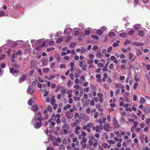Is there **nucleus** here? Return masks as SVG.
I'll use <instances>...</instances> for the list:
<instances>
[{
	"instance_id": "obj_1",
	"label": "nucleus",
	"mask_w": 150,
	"mask_h": 150,
	"mask_svg": "<svg viewBox=\"0 0 150 150\" xmlns=\"http://www.w3.org/2000/svg\"><path fill=\"white\" fill-rule=\"evenodd\" d=\"M37 121L35 118H33L32 121V124L34 125V127L36 129H38L40 128L42 125V123L40 122H37L35 124V122Z\"/></svg>"
},
{
	"instance_id": "obj_2",
	"label": "nucleus",
	"mask_w": 150,
	"mask_h": 150,
	"mask_svg": "<svg viewBox=\"0 0 150 150\" xmlns=\"http://www.w3.org/2000/svg\"><path fill=\"white\" fill-rule=\"evenodd\" d=\"M36 118V120L37 121H39L40 122H41L42 121V118L41 116V114L40 112H38L37 114H36V113L35 114V118Z\"/></svg>"
},
{
	"instance_id": "obj_3",
	"label": "nucleus",
	"mask_w": 150,
	"mask_h": 150,
	"mask_svg": "<svg viewBox=\"0 0 150 150\" xmlns=\"http://www.w3.org/2000/svg\"><path fill=\"white\" fill-rule=\"evenodd\" d=\"M113 124L115 127H116L119 128L120 127V125L118 123L115 117H114L113 119Z\"/></svg>"
},
{
	"instance_id": "obj_4",
	"label": "nucleus",
	"mask_w": 150,
	"mask_h": 150,
	"mask_svg": "<svg viewBox=\"0 0 150 150\" xmlns=\"http://www.w3.org/2000/svg\"><path fill=\"white\" fill-rule=\"evenodd\" d=\"M104 128L105 131H108L110 130L111 127L108 123H106L104 125Z\"/></svg>"
},
{
	"instance_id": "obj_5",
	"label": "nucleus",
	"mask_w": 150,
	"mask_h": 150,
	"mask_svg": "<svg viewBox=\"0 0 150 150\" xmlns=\"http://www.w3.org/2000/svg\"><path fill=\"white\" fill-rule=\"evenodd\" d=\"M27 78V76L26 75H23L21 78H20L18 80V82L19 83H21L23 81H24Z\"/></svg>"
},
{
	"instance_id": "obj_6",
	"label": "nucleus",
	"mask_w": 150,
	"mask_h": 150,
	"mask_svg": "<svg viewBox=\"0 0 150 150\" xmlns=\"http://www.w3.org/2000/svg\"><path fill=\"white\" fill-rule=\"evenodd\" d=\"M72 29L70 28H68L65 29L64 31V33L66 35H69L72 31Z\"/></svg>"
},
{
	"instance_id": "obj_7",
	"label": "nucleus",
	"mask_w": 150,
	"mask_h": 150,
	"mask_svg": "<svg viewBox=\"0 0 150 150\" xmlns=\"http://www.w3.org/2000/svg\"><path fill=\"white\" fill-rule=\"evenodd\" d=\"M136 56L132 53H130L129 54V59L132 61H134L135 59Z\"/></svg>"
},
{
	"instance_id": "obj_8",
	"label": "nucleus",
	"mask_w": 150,
	"mask_h": 150,
	"mask_svg": "<svg viewBox=\"0 0 150 150\" xmlns=\"http://www.w3.org/2000/svg\"><path fill=\"white\" fill-rule=\"evenodd\" d=\"M92 140L93 141V146L94 147H96L97 146L98 144L99 143H98V140L95 139L93 137L91 138Z\"/></svg>"
},
{
	"instance_id": "obj_9",
	"label": "nucleus",
	"mask_w": 150,
	"mask_h": 150,
	"mask_svg": "<svg viewBox=\"0 0 150 150\" xmlns=\"http://www.w3.org/2000/svg\"><path fill=\"white\" fill-rule=\"evenodd\" d=\"M18 72V70L17 69H14V68H12L10 70V72L11 73L13 74H17Z\"/></svg>"
},
{
	"instance_id": "obj_10",
	"label": "nucleus",
	"mask_w": 150,
	"mask_h": 150,
	"mask_svg": "<svg viewBox=\"0 0 150 150\" xmlns=\"http://www.w3.org/2000/svg\"><path fill=\"white\" fill-rule=\"evenodd\" d=\"M133 28H134L135 30L137 31L141 29V25L139 24H137L134 25L133 26Z\"/></svg>"
},
{
	"instance_id": "obj_11",
	"label": "nucleus",
	"mask_w": 150,
	"mask_h": 150,
	"mask_svg": "<svg viewBox=\"0 0 150 150\" xmlns=\"http://www.w3.org/2000/svg\"><path fill=\"white\" fill-rule=\"evenodd\" d=\"M80 129V127L79 126H77L75 127L74 132L77 135H78L80 133L79 130Z\"/></svg>"
},
{
	"instance_id": "obj_12",
	"label": "nucleus",
	"mask_w": 150,
	"mask_h": 150,
	"mask_svg": "<svg viewBox=\"0 0 150 150\" xmlns=\"http://www.w3.org/2000/svg\"><path fill=\"white\" fill-rule=\"evenodd\" d=\"M66 117L69 119H71V118L73 116V115H71V113L69 112H66Z\"/></svg>"
},
{
	"instance_id": "obj_13",
	"label": "nucleus",
	"mask_w": 150,
	"mask_h": 150,
	"mask_svg": "<svg viewBox=\"0 0 150 150\" xmlns=\"http://www.w3.org/2000/svg\"><path fill=\"white\" fill-rule=\"evenodd\" d=\"M132 45H134L137 46H142L144 45V44L142 43L133 42L132 43Z\"/></svg>"
},
{
	"instance_id": "obj_14",
	"label": "nucleus",
	"mask_w": 150,
	"mask_h": 150,
	"mask_svg": "<svg viewBox=\"0 0 150 150\" xmlns=\"http://www.w3.org/2000/svg\"><path fill=\"white\" fill-rule=\"evenodd\" d=\"M145 31V29L142 30H139V35L142 36L144 34V32Z\"/></svg>"
},
{
	"instance_id": "obj_15",
	"label": "nucleus",
	"mask_w": 150,
	"mask_h": 150,
	"mask_svg": "<svg viewBox=\"0 0 150 150\" xmlns=\"http://www.w3.org/2000/svg\"><path fill=\"white\" fill-rule=\"evenodd\" d=\"M42 71L44 73H47L50 71V69L48 68H44Z\"/></svg>"
},
{
	"instance_id": "obj_16",
	"label": "nucleus",
	"mask_w": 150,
	"mask_h": 150,
	"mask_svg": "<svg viewBox=\"0 0 150 150\" xmlns=\"http://www.w3.org/2000/svg\"><path fill=\"white\" fill-rule=\"evenodd\" d=\"M38 105H36L33 106V107L32 108L31 110L35 112L38 110Z\"/></svg>"
},
{
	"instance_id": "obj_17",
	"label": "nucleus",
	"mask_w": 150,
	"mask_h": 150,
	"mask_svg": "<svg viewBox=\"0 0 150 150\" xmlns=\"http://www.w3.org/2000/svg\"><path fill=\"white\" fill-rule=\"evenodd\" d=\"M115 35V33L114 32H112L111 30L109 31V32L108 36L110 37H112L114 36Z\"/></svg>"
},
{
	"instance_id": "obj_18",
	"label": "nucleus",
	"mask_w": 150,
	"mask_h": 150,
	"mask_svg": "<svg viewBox=\"0 0 150 150\" xmlns=\"http://www.w3.org/2000/svg\"><path fill=\"white\" fill-rule=\"evenodd\" d=\"M82 118L85 121H88L89 120L88 117L85 115H82Z\"/></svg>"
},
{
	"instance_id": "obj_19",
	"label": "nucleus",
	"mask_w": 150,
	"mask_h": 150,
	"mask_svg": "<svg viewBox=\"0 0 150 150\" xmlns=\"http://www.w3.org/2000/svg\"><path fill=\"white\" fill-rule=\"evenodd\" d=\"M115 86L118 88H121L122 87V85L120 83H115Z\"/></svg>"
},
{
	"instance_id": "obj_20",
	"label": "nucleus",
	"mask_w": 150,
	"mask_h": 150,
	"mask_svg": "<svg viewBox=\"0 0 150 150\" xmlns=\"http://www.w3.org/2000/svg\"><path fill=\"white\" fill-rule=\"evenodd\" d=\"M64 128L69 130V126L68 124H67L66 123H64V124L62 127L63 128Z\"/></svg>"
},
{
	"instance_id": "obj_21",
	"label": "nucleus",
	"mask_w": 150,
	"mask_h": 150,
	"mask_svg": "<svg viewBox=\"0 0 150 150\" xmlns=\"http://www.w3.org/2000/svg\"><path fill=\"white\" fill-rule=\"evenodd\" d=\"M139 102L140 103H143L145 102V99L143 97H140Z\"/></svg>"
},
{
	"instance_id": "obj_22",
	"label": "nucleus",
	"mask_w": 150,
	"mask_h": 150,
	"mask_svg": "<svg viewBox=\"0 0 150 150\" xmlns=\"http://www.w3.org/2000/svg\"><path fill=\"white\" fill-rule=\"evenodd\" d=\"M114 133L115 134H116V135L118 137H121V135L119 133V131H115Z\"/></svg>"
},
{
	"instance_id": "obj_23",
	"label": "nucleus",
	"mask_w": 150,
	"mask_h": 150,
	"mask_svg": "<svg viewBox=\"0 0 150 150\" xmlns=\"http://www.w3.org/2000/svg\"><path fill=\"white\" fill-rule=\"evenodd\" d=\"M55 103L54 96H53L50 101V103L52 105H53Z\"/></svg>"
},
{
	"instance_id": "obj_24",
	"label": "nucleus",
	"mask_w": 150,
	"mask_h": 150,
	"mask_svg": "<svg viewBox=\"0 0 150 150\" xmlns=\"http://www.w3.org/2000/svg\"><path fill=\"white\" fill-rule=\"evenodd\" d=\"M130 50V47H128L127 49H125L124 48H122V51L123 53H125V52L129 51Z\"/></svg>"
},
{
	"instance_id": "obj_25",
	"label": "nucleus",
	"mask_w": 150,
	"mask_h": 150,
	"mask_svg": "<svg viewBox=\"0 0 150 150\" xmlns=\"http://www.w3.org/2000/svg\"><path fill=\"white\" fill-rule=\"evenodd\" d=\"M77 71H78V73H75L74 74V76L75 78H78L79 77V74H80V72L79 71H79V70H77Z\"/></svg>"
},
{
	"instance_id": "obj_26",
	"label": "nucleus",
	"mask_w": 150,
	"mask_h": 150,
	"mask_svg": "<svg viewBox=\"0 0 150 150\" xmlns=\"http://www.w3.org/2000/svg\"><path fill=\"white\" fill-rule=\"evenodd\" d=\"M125 121V118L124 117H121L120 120V123L123 124Z\"/></svg>"
},
{
	"instance_id": "obj_27",
	"label": "nucleus",
	"mask_w": 150,
	"mask_h": 150,
	"mask_svg": "<svg viewBox=\"0 0 150 150\" xmlns=\"http://www.w3.org/2000/svg\"><path fill=\"white\" fill-rule=\"evenodd\" d=\"M71 37L68 36H67L65 39V41L66 42H68L71 40Z\"/></svg>"
},
{
	"instance_id": "obj_28",
	"label": "nucleus",
	"mask_w": 150,
	"mask_h": 150,
	"mask_svg": "<svg viewBox=\"0 0 150 150\" xmlns=\"http://www.w3.org/2000/svg\"><path fill=\"white\" fill-rule=\"evenodd\" d=\"M117 42H114L112 45V46L114 47H117L118 45V43H120V41L119 40H117L116 41Z\"/></svg>"
},
{
	"instance_id": "obj_29",
	"label": "nucleus",
	"mask_w": 150,
	"mask_h": 150,
	"mask_svg": "<svg viewBox=\"0 0 150 150\" xmlns=\"http://www.w3.org/2000/svg\"><path fill=\"white\" fill-rule=\"evenodd\" d=\"M56 58L57 62H59L60 61V57L59 54H57L56 55Z\"/></svg>"
},
{
	"instance_id": "obj_30",
	"label": "nucleus",
	"mask_w": 150,
	"mask_h": 150,
	"mask_svg": "<svg viewBox=\"0 0 150 150\" xmlns=\"http://www.w3.org/2000/svg\"><path fill=\"white\" fill-rule=\"evenodd\" d=\"M31 90V88L30 87V86H28L27 91V92L28 94L30 93L31 94H32L33 93V92H31V93H30Z\"/></svg>"
},
{
	"instance_id": "obj_31",
	"label": "nucleus",
	"mask_w": 150,
	"mask_h": 150,
	"mask_svg": "<svg viewBox=\"0 0 150 150\" xmlns=\"http://www.w3.org/2000/svg\"><path fill=\"white\" fill-rule=\"evenodd\" d=\"M96 33L98 35H101L103 34V32L101 30H98L96 31Z\"/></svg>"
},
{
	"instance_id": "obj_32",
	"label": "nucleus",
	"mask_w": 150,
	"mask_h": 150,
	"mask_svg": "<svg viewBox=\"0 0 150 150\" xmlns=\"http://www.w3.org/2000/svg\"><path fill=\"white\" fill-rule=\"evenodd\" d=\"M71 107V106L67 104L66 106H65L64 108V110H66L67 109H69Z\"/></svg>"
},
{
	"instance_id": "obj_33",
	"label": "nucleus",
	"mask_w": 150,
	"mask_h": 150,
	"mask_svg": "<svg viewBox=\"0 0 150 150\" xmlns=\"http://www.w3.org/2000/svg\"><path fill=\"white\" fill-rule=\"evenodd\" d=\"M81 144L82 146V148L83 149L85 148L86 146V144L85 143H83L82 141H81Z\"/></svg>"
},
{
	"instance_id": "obj_34",
	"label": "nucleus",
	"mask_w": 150,
	"mask_h": 150,
	"mask_svg": "<svg viewBox=\"0 0 150 150\" xmlns=\"http://www.w3.org/2000/svg\"><path fill=\"white\" fill-rule=\"evenodd\" d=\"M88 128H91L93 127V125L92 122L88 123L87 124Z\"/></svg>"
},
{
	"instance_id": "obj_35",
	"label": "nucleus",
	"mask_w": 150,
	"mask_h": 150,
	"mask_svg": "<svg viewBox=\"0 0 150 150\" xmlns=\"http://www.w3.org/2000/svg\"><path fill=\"white\" fill-rule=\"evenodd\" d=\"M91 37L97 40H98L99 39V37L98 36L96 35H91Z\"/></svg>"
},
{
	"instance_id": "obj_36",
	"label": "nucleus",
	"mask_w": 150,
	"mask_h": 150,
	"mask_svg": "<svg viewBox=\"0 0 150 150\" xmlns=\"http://www.w3.org/2000/svg\"><path fill=\"white\" fill-rule=\"evenodd\" d=\"M76 43L74 42L71 43L70 44V47L71 48H74L76 45Z\"/></svg>"
},
{
	"instance_id": "obj_37",
	"label": "nucleus",
	"mask_w": 150,
	"mask_h": 150,
	"mask_svg": "<svg viewBox=\"0 0 150 150\" xmlns=\"http://www.w3.org/2000/svg\"><path fill=\"white\" fill-rule=\"evenodd\" d=\"M134 33V32L133 30H131L128 32V34L129 35H131L133 34Z\"/></svg>"
},
{
	"instance_id": "obj_38",
	"label": "nucleus",
	"mask_w": 150,
	"mask_h": 150,
	"mask_svg": "<svg viewBox=\"0 0 150 150\" xmlns=\"http://www.w3.org/2000/svg\"><path fill=\"white\" fill-rule=\"evenodd\" d=\"M49 137L52 141L55 140L56 139V138L51 134L49 135Z\"/></svg>"
},
{
	"instance_id": "obj_39",
	"label": "nucleus",
	"mask_w": 150,
	"mask_h": 150,
	"mask_svg": "<svg viewBox=\"0 0 150 150\" xmlns=\"http://www.w3.org/2000/svg\"><path fill=\"white\" fill-rule=\"evenodd\" d=\"M87 67V66L86 64L83 65L82 67H81V69L83 71H85L86 70V68Z\"/></svg>"
},
{
	"instance_id": "obj_40",
	"label": "nucleus",
	"mask_w": 150,
	"mask_h": 150,
	"mask_svg": "<svg viewBox=\"0 0 150 150\" xmlns=\"http://www.w3.org/2000/svg\"><path fill=\"white\" fill-rule=\"evenodd\" d=\"M63 39L62 38H58L56 42L57 43H60L61 42H62L63 41Z\"/></svg>"
},
{
	"instance_id": "obj_41",
	"label": "nucleus",
	"mask_w": 150,
	"mask_h": 150,
	"mask_svg": "<svg viewBox=\"0 0 150 150\" xmlns=\"http://www.w3.org/2000/svg\"><path fill=\"white\" fill-rule=\"evenodd\" d=\"M127 35V34L125 33H122L120 34V36L122 38L125 37Z\"/></svg>"
},
{
	"instance_id": "obj_42",
	"label": "nucleus",
	"mask_w": 150,
	"mask_h": 150,
	"mask_svg": "<svg viewBox=\"0 0 150 150\" xmlns=\"http://www.w3.org/2000/svg\"><path fill=\"white\" fill-rule=\"evenodd\" d=\"M19 42H14L13 44H12L11 46V47H13L16 46L18 45V43Z\"/></svg>"
},
{
	"instance_id": "obj_43",
	"label": "nucleus",
	"mask_w": 150,
	"mask_h": 150,
	"mask_svg": "<svg viewBox=\"0 0 150 150\" xmlns=\"http://www.w3.org/2000/svg\"><path fill=\"white\" fill-rule=\"evenodd\" d=\"M47 109L49 112H52V108L51 106H48Z\"/></svg>"
},
{
	"instance_id": "obj_44",
	"label": "nucleus",
	"mask_w": 150,
	"mask_h": 150,
	"mask_svg": "<svg viewBox=\"0 0 150 150\" xmlns=\"http://www.w3.org/2000/svg\"><path fill=\"white\" fill-rule=\"evenodd\" d=\"M102 56V54L100 52H98L96 55V57L99 58H101Z\"/></svg>"
},
{
	"instance_id": "obj_45",
	"label": "nucleus",
	"mask_w": 150,
	"mask_h": 150,
	"mask_svg": "<svg viewBox=\"0 0 150 150\" xmlns=\"http://www.w3.org/2000/svg\"><path fill=\"white\" fill-rule=\"evenodd\" d=\"M73 100L75 101L79 100L80 98L79 97L74 96L73 97Z\"/></svg>"
},
{
	"instance_id": "obj_46",
	"label": "nucleus",
	"mask_w": 150,
	"mask_h": 150,
	"mask_svg": "<svg viewBox=\"0 0 150 150\" xmlns=\"http://www.w3.org/2000/svg\"><path fill=\"white\" fill-rule=\"evenodd\" d=\"M131 43V41L130 40L128 39H126L125 40V45H127V44H129Z\"/></svg>"
},
{
	"instance_id": "obj_47",
	"label": "nucleus",
	"mask_w": 150,
	"mask_h": 150,
	"mask_svg": "<svg viewBox=\"0 0 150 150\" xmlns=\"http://www.w3.org/2000/svg\"><path fill=\"white\" fill-rule=\"evenodd\" d=\"M81 52L82 53H84L86 51V49L84 48L83 47H81Z\"/></svg>"
},
{
	"instance_id": "obj_48",
	"label": "nucleus",
	"mask_w": 150,
	"mask_h": 150,
	"mask_svg": "<svg viewBox=\"0 0 150 150\" xmlns=\"http://www.w3.org/2000/svg\"><path fill=\"white\" fill-rule=\"evenodd\" d=\"M66 89H62L61 90V92L62 94L64 95L66 93Z\"/></svg>"
},
{
	"instance_id": "obj_49",
	"label": "nucleus",
	"mask_w": 150,
	"mask_h": 150,
	"mask_svg": "<svg viewBox=\"0 0 150 150\" xmlns=\"http://www.w3.org/2000/svg\"><path fill=\"white\" fill-rule=\"evenodd\" d=\"M90 31L88 30H85V34L86 35H88L90 34Z\"/></svg>"
},
{
	"instance_id": "obj_50",
	"label": "nucleus",
	"mask_w": 150,
	"mask_h": 150,
	"mask_svg": "<svg viewBox=\"0 0 150 150\" xmlns=\"http://www.w3.org/2000/svg\"><path fill=\"white\" fill-rule=\"evenodd\" d=\"M16 42H18V45H20V46H22V44L23 43V41L21 40L17 41Z\"/></svg>"
},
{
	"instance_id": "obj_51",
	"label": "nucleus",
	"mask_w": 150,
	"mask_h": 150,
	"mask_svg": "<svg viewBox=\"0 0 150 150\" xmlns=\"http://www.w3.org/2000/svg\"><path fill=\"white\" fill-rule=\"evenodd\" d=\"M54 50V47L48 48L47 49V51L48 52L53 51Z\"/></svg>"
},
{
	"instance_id": "obj_52",
	"label": "nucleus",
	"mask_w": 150,
	"mask_h": 150,
	"mask_svg": "<svg viewBox=\"0 0 150 150\" xmlns=\"http://www.w3.org/2000/svg\"><path fill=\"white\" fill-rule=\"evenodd\" d=\"M62 123H64V124L66 123V118L65 117H62Z\"/></svg>"
},
{
	"instance_id": "obj_53",
	"label": "nucleus",
	"mask_w": 150,
	"mask_h": 150,
	"mask_svg": "<svg viewBox=\"0 0 150 150\" xmlns=\"http://www.w3.org/2000/svg\"><path fill=\"white\" fill-rule=\"evenodd\" d=\"M74 88L77 90L80 88V86L78 84H75L74 86Z\"/></svg>"
},
{
	"instance_id": "obj_54",
	"label": "nucleus",
	"mask_w": 150,
	"mask_h": 150,
	"mask_svg": "<svg viewBox=\"0 0 150 150\" xmlns=\"http://www.w3.org/2000/svg\"><path fill=\"white\" fill-rule=\"evenodd\" d=\"M131 106L130 104L129 103L125 104L124 105V107L125 108H128V107H130Z\"/></svg>"
},
{
	"instance_id": "obj_55",
	"label": "nucleus",
	"mask_w": 150,
	"mask_h": 150,
	"mask_svg": "<svg viewBox=\"0 0 150 150\" xmlns=\"http://www.w3.org/2000/svg\"><path fill=\"white\" fill-rule=\"evenodd\" d=\"M125 110L127 111H129L130 112H131L132 111V109L130 108H126L125 109Z\"/></svg>"
},
{
	"instance_id": "obj_56",
	"label": "nucleus",
	"mask_w": 150,
	"mask_h": 150,
	"mask_svg": "<svg viewBox=\"0 0 150 150\" xmlns=\"http://www.w3.org/2000/svg\"><path fill=\"white\" fill-rule=\"evenodd\" d=\"M28 104L30 105H31L33 103V99H30L28 101Z\"/></svg>"
},
{
	"instance_id": "obj_57",
	"label": "nucleus",
	"mask_w": 150,
	"mask_h": 150,
	"mask_svg": "<svg viewBox=\"0 0 150 150\" xmlns=\"http://www.w3.org/2000/svg\"><path fill=\"white\" fill-rule=\"evenodd\" d=\"M79 27L83 29L85 28V27L83 24L82 23H80L79 24Z\"/></svg>"
},
{
	"instance_id": "obj_58",
	"label": "nucleus",
	"mask_w": 150,
	"mask_h": 150,
	"mask_svg": "<svg viewBox=\"0 0 150 150\" xmlns=\"http://www.w3.org/2000/svg\"><path fill=\"white\" fill-rule=\"evenodd\" d=\"M112 47H108L107 49V52L108 53H110L112 50Z\"/></svg>"
},
{
	"instance_id": "obj_59",
	"label": "nucleus",
	"mask_w": 150,
	"mask_h": 150,
	"mask_svg": "<svg viewBox=\"0 0 150 150\" xmlns=\"http://www.w3.org/2000/svg\"><path fill=\"white\" fill-rule=\"evenodd\" d=\"M98 96L100 98H103V95L100 93H98Z\"/></svg>"
},
{
	"instance_id": "obj_60",
	"label": "nucleus",
	"mask_w": 150,
	"mask_h": 150,
	"mask_svg": "<svg viewBox=\"0 0 150 150\" xmlns=\"http://www.w3.org/2000/svg\"><path fill=\"white\" fill-rule=\"evenodd\" d=\"M125 79V77L124 76H120L119 79L120 80H123L122 82H124V80Z\"/></svg>"
},
{
	"instance_id": "obj_61",
	"label": "nucleus",
	"mask_w": 150,
	"mask_h": 150,
	"mask_svg": "<svg viewBox=\"0 0 150 150\" xmlns=\"http://www.w3.org/2000/svg\"><path fill=\"white\" fill-rule=\"evenodd\" d=\"M53 144L54 146H59V144L56 141H54L53 143Z\"/></svg>"
},
{
	"instance_id": "obj_62",
	"label": "nucleus",
	"mask_w": 150,
	"mask_h": 150,
	"mask_svg": "<svg viewBox=\"0 0 150 150\" xmlns=\"http://www.w3.org/2000/svg\"><path fill=\"white\" fill-rule=\"evenodd\" d=\"M47 62L45 60H43L42 61V64L44 65H46L47 64Z\"/></svg>"
},
{
	"instance_id": "obj_63",
	"label": "nucleus",
	"mask_w": 150,
	"mask_h": 150,
	"mask_svg": "<svg viewBox=\"0 0 150 150\" xmlns=\"http://www.w3.org/2000/svg\"><path fill=\"white\" fill-rule=\"evenodd\" d=\"M54 42L53 40H51L49 42V45H54Z\"/></svg>"
},
{
	"instance_id": "obj_64",
	"label": "nucleus",
	"mask_w": 150,
	"mask_h": 150,
	"mask_svg": "<svg viewBox=\"0 0 150 150\" xmlns=\"http://www.w3.org/2000/svg\"><path fill=\"white\" fill-rule=\"evenodd\" d=\"M46 150H54V149L52 147H48L47 148Z\"/></svg>"
}]
</instances>
